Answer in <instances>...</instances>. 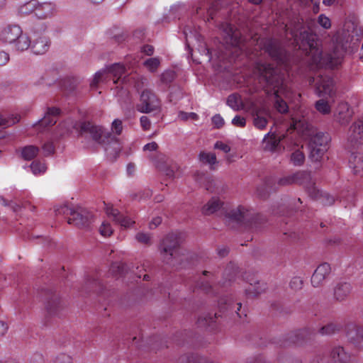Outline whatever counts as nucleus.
I'll return each instance as SVG.
<instances>
[{
    "instance_id": "nucleus-61",
    "label": "nucleus",
    "mask_w": 363,
    "mask_h": 363,
    "mask_svg": "<svg viewBox=\"0 0 363 363\" xmlns=\"http://www.w3.org/2000/svg\"><path fill=\"white\" fill-rule=\"evenodd\" d=\"M99 230L101 234L104 236H110L113 233V230L109 223H102Z\"/></svg>"
},
{
    "instance_id": "nucleus-27",
    "label": "nucleus",
    "mask_w": 363,
    "mask_h": 363,
    "mask_svg": "<svg viewBox=\"0 0 363 363\" xmlns=\"http://www.w3.org/2000/svg\"><path fill=\"white\" fill-rule=\"evenodd\" d=\"M331 138L328 133L318 132L314 135L308 144L328 149V143Z\"/></svg>"
},
{
    "instance_id": "nucleus-17",
    "label": "nucleus",
    "mask_w": 363,
    "mask_h": 363,
    "mask_svg": "<svg viewBox=\"0 0 363 363\" xmlns=\"http://www.w3.org/2000/svg\"><path fill=\"white\" fill-rule=\"evenodd\" d=\"M186 48L193 61L198 64L201 63V60L210 62L213 55H216L218 57V51L211 47H198L197 50L199 52V57L194 55L196 51L192 47H186Z\"/></svg>"
},
{
    "instance_id": "nucleus-48",
    "label": "nucleus",
    "mask_w": 363,
    "mask_h": 363,
    "mask_svg": "<svg viewBox=\"0 0 363 363\" xmlns=\"http://www.w3.org/2000/svg\"><path fill=\"white\" fill-rule=\"evenodd\" d=\"M111 269L113 273L122 276L127 273L128 267L124 263H113L111 265Z\"/></svg>"
},
{
    "instance_id": "nucleus-52",
    "label": "nucleus",
    "mask_w": 363,
    "mask_h": 363,
    "mask_svg": "<svg viewBox=\"0 0 363 363\" xmlns=\"http://www.w3.org/2000/svg\"><path fill=\"white\" fill-rule=\"evenodd\" d=\"M111 130L117 135H120L123 131V123L119 119H115L111 124Z\"/></svg>"
},
{
    "instance_id": "nucleus-14",
    "label": "nucleus",
    "mask_w": 363,
    "mask_h": 363,
    "mask_svg": "<svg viewBox=\"0 0 363 363\" xmlns=\"http://www.w3.org/2000/svg\"><path fill=\"white\" fill-rule=\"evenodd\" d=\"M113 38L114 39V43H122L126 41L128 43L142 44V45H149L150 43H152L150 37L145 33L144 28L136 29L131 37H128L127 33H119L116 34Z\"/></svg>"
},
{
    "instance_id": "nucleus-13",
    "label": "nucleus",
    "mask_w": 363,
    "mask_h": 363,
    "mask_svg": "<svg viewBox=\"0 0 363 363\" xmlns=\"http://www.w3.org/2000/svg\"><path fill=\"white\" fill-rule=\"evenodd\" d=\"M220 35L224 41L222 45H241L242 37L240 31L235 25L228 23L220 26Z\"/></svg>"
},
{
    "instance_id": "nucleus-45",
    "label": "nucleus",
    "mask_w": 363,
    "mask_h": 363,
    "mask_svg": "<svg viewBox=\"0 0 363 363\" xmlns=\"http://www.w3.org/2000/svg\"><path fill=\"white\" fill-rule=\"evenodd\" d=\"M116 216H115V221L119 223L121 226H123L125 228H128L134 222L132 221V220L126 216H124L122 213L120 212H117L116 213Z\"/></svg>"
},
{
    "instance_id": "nucleus-24",
    "label": "nucleus",
    "mask_w": 363,
    "mask_h": 363,
    "mask_svg": "<svg viewBox=\"0 0 363 363\" xmlns=\"http://www.w3.org/2000/svg\"><path fill=\"white\" fill-rule=\"evenodd\" d=\"M106 70V73L111 74L114 78L113 83L118 84V82L122 79V82L123 83L126 79V76H123L125 74L126 69L123 64L121 63H114L109 66H106V68L104 69Z\"/></svg>"
},
{
    "instance_id": "nucleus-33",
    "label": "nucleus",
    "mask_w": 363,
    "mask_h": 363,
    "mask_svg": "<svg viewBox=\"0 0 363 363\" xmlns=\"http://www.w3.org/2000/svg\"><path fill=\"white\" fill-rule=\"evenodd\" d=\"M308 149L310 151L309 157L313 162L320 161L325 152L328 150L327 148L318 147L315 145H310L308 144Z\"/></svg>"
},
{
    "instance_id": "nucleus-53",
    "label": "nucleus",
    "mask_w": 363,
    "mask_h": 363,
    "mask_svg": "<svg viewBox=\"0 0 363 363\" xmlns=\"http://www.w3.org/2000/svg\"><path fill=\"white\" fill-rule=\"evenodd\" d=\"M303 284V280L298 277L292 278L289 283V286L291 289L297 291L302 289Z\"/></svg>"
},
{
    "instance_id": "nucleus-60",
    "label": "nucleus",
    "mask_w": 363,
    "mask_h": 363,
    "mask_svg": "<svg viewBox=\"0 0 363 363\" xmlns=\"http://www.w3.org/2000/svg\"><path fill=\"white\" fill-rule=\"evenodd\" d=\"M45 156L51 155L55 152V146L52 142H47L43 145Z\"/></svg>"
},
{
    "instance_id": "nucleus-41",
    "label": "nucleus",
    "mask_w": 363,
    "mask_h": 363,
    "mask_svg": "<svg viewBox=\"0 0 363 363\" xmlns=\"http://www.w3.org/2000/svg\"><path fill=\"white\" fill-rule=\"evenodd\" d=\"M177 74L174 70L168 69L161 74V82L166 85L170 84L176 78Z\"/></svg>"
},
{
    "instance_id": "nucleus-55",
    "label": "nucleus",
    "mask_w": 363,
    "mask_h": 363,
    "mask_svg": "<svg viewBox=\"0 0 363 363\" xmlns=\"http://www.w3.org/2000/svg\"><path fill=\"white\" fill-rule=\"evenodd\" d=\"M135 238L140 243L145 245L151 244V238L148 234L144 233H138L136 234Z\"/></svg>"
},
{
    "instance_id": "nucleus-20",
    "label": "nucleus",
    "mask_w": 363,
    "mask_h": 363,
    "mask_svg": "<svg viewBox=\"0 0 363 363\" xmlns=\"http://www.w3.org/2000/svg\"><path fill=\"white\" fill-rule=\"evenodd\" d=\"M280 142V138H277L275 133L269 132L262 140L263 149L264 151L277 152L281 149Z\"/></svg>"
},
{
    "instance_id": "nucleus-36",
    "label": "nucleus",
    "mask_w": 363,
    "mask_h": 363,
    "mask_svg": "<svg viewBox=\"0 0 363 363\" xmlns=\"http://www.w3.org/2000/svg\"><path fill=\"white\" fill-rule=\"evenodd\" d=\"M219 316L220 315H219ZM218 317V315L216 313L214 314V316H212L211 314H208L205 316H200L198 318L196 323L199 327H211Z\"/></svg>"
},
{
    "instance_id": "nucleus-22",
    "label": "nucleus",
    "mask_w": 363,
    "mask_h": 363,
    "mask_svg": "<svg viewBox=\"0 0 363 363\" xmlns=\"http://www.w3.org/2000/svg\"><path fill=\"white\" fill-rule=\"evenodd\" d=\"M104 286L97 278L87 275L84 285L82 286V291L86 293L93 291L97 294H102Z\"/></svg>"
},
{
    "instance_id": "nucleus-31",
    "label": "nucleus",
    "mask_w": 363,
    "mask_h": 363,
    "mask_svg": "<svg viewBox=\"0 0 363 363\" xmlns=\"http://www.w3.org/2000/svg\"><path fill=\"white\" fill-rule=\"evenodd\" d=\"M223 203L218 198L213 197L206 205L202 208V212L205 215H211L216 212L222 206Z\"/></svg>"
},
{
    "instance_id": "nucleus-51",
    "label": "nucleus",
    "mask_w": 363,
    "mask_h": 363,
    "mask_svg": "<svg viewBox=\"0 0 363 363\" xmlns=\"http://www.w3.org/2000/svg\"><path fill=\"white\" fill-rule=\"evenodd\" d=\"M300 238V235L294 231L288 230L283 233V240L294 242Z\"/></svg>"
},
{
    "instance_id": "nucleus-32",
    "label": "nucleus",
    "mask_w": 363,
    "mask_h": 363,
    "mask_svg": "<svg viewBox=\"0 0 363 363\" xmlns=\"http://www.w3.org/2000/svg\"><path fill=\"white\" fill-rule=\"evenodd\" d=\"M342 329V325L338 323H329L320 327L318 333L321 335H332L340 332Z\"/></svg>"
},
{
    "instance_id": "nucleus-10",
    "label": "nucleus",
    "mask_w": 363,
    "mask_h": 363,
    "mask_svg": "<svg viewBox=\"0 0 363 363\" xmlns=\"http://www.w3.org/2000/svg\"><path fill=\"white\" fill-rule=\"evenodd\" d=\"M259 50L255 49L250 57L251 59L258 58L259 55L267 54L272 60L278 65H286L289 61L290 54L285 50V47H258Z\"/></svg>"
},
{
    "instance_id": "nucleus-5",
    "label": "nucleus",
    "mask_w": 363,
    "mask_h": 363,
    "mask_svg": "<svg viewBox=\"0 0 363 363\" xmlns=\"http://www.w3.org/2000/svg\"><path fill=\"white\" fill-rule=\"evenodd\" d=\"M347 148L351 152L349 164L354 174L363 170V121H358L350 128Z\"/></svg>"
},
{
    "instance_id": "nucleus-11",
    "label": "nucleus",
    "mask_w": 363,
    "mask_h": 363,
    "mask_svg": "<svg viewBox=\"0 0 363 363\" xmlns=\"http://www.w3.org/2000/svg\"><path fill=\"white\" fill-rule=\"evenodd\" d=\"M137 109L138 111L145 113L151 112L160 113L161 111L160 101L152 91L145 89L140 94Z\"/></svg>"
},
{
    "instance_id": "nucleus-58",
    "label": "nucleus",
    "mask_w": 363,
    "mask_h": 363,
    "mask_svg": "<svg viewBox=\"0 0 363 363\" xmlns=\"http://www.w3.org/2000/svg\"><path fill=\"white\" fill-rule=\"evenodd\" d=\"M257 194L258 197L262 200H266L269 196V193L264 186H258L257 188Z\"/></svg>"
},
{
    "instance_id": "nucleus-15",
    "label": "nucleus",
    "mask_w": 363,
    "mask_h": 363,
    "mask_svg": "<svg viewBox=\"0 0 363 363\" xmlns=\"http://www.w3.org/2000/svg\"><path fill=\"white\" fill-rule=\"evenodd\" d=\"M102 141L104 142V144L99 145L104 148L109 160L111 162L115 161L119 156L123 148L120 140L113 135L111 132L107 131V133L105 134Z\"/></svg>"
},
{
    "instance_id": "nucleus-29",
    "label": "nucleus",
    "mask_w": 363,
    "mask_h": 363,
    "mask_svg": "<svg viewBox=\"0 0 363 363\" xmlns=\"http://www.w3.org/2000/svg\"><path fill=\"white\" fill-rule=\"evenodd\" d=\"M182 34L186 40L185 45L186 46L191 45V43H194L193 40L200 43L201 39H203L201 35L189 26H185L183 28Z\"/></svg>"
},
{
    "instance_id": "nucleus-64",
    "label": "nucleus",
    "mask_w": 363,
    "mask_h": 363,
    "mask_svg": "<svg viewBox=\"0 0 363 363\" xmlns=\"http://www.w3.org/2000/svg\"><path fill=\"white\" fill-rule=\"evenodd\" d=\"M197 286L206 294H209L212 290L211 285L206 281L198 282Z\"/></svg>"
},
{
    "instance_id": "nucleus-59",
    "label": "nucleus",
    "mask_w": 363,
    "mask_h": 363,
    "mask_svg": "<svg viewBox=\"0 0 363 363\" xmlns=\"http://www.w3.org/2000/svg\"><path fill=\"white\" fill-rule=\"evenodd\" d=\"M34 43L40 44L41 45H49L50 44V40L48 36L44 34H41L34 39Z\"/></svg>"
},
{
    "instance_id": "nucleus-3",
    "label": "nucleus",
    "mask_w": 363,
    "mask_h": 363,
    "mask_svg": "<svg viewBox=\"0 0 363 363\" xmlns=\"http://www.w3.org/2000/svg\"><path fill=\"white\" fill-rule=\"evenodd\" d=\"M182 242V233H169L162 240L159 250L164 264L176 269L186 267L189 262L186 250L181 247Z\"/></svg>"
},
{
    "instance_id": "nucleus-18",
    "label": "nucleus",
    "mask_w": 363,
    "mask_h": 363,
    "mask_svg": "<svg viewBox=\"0 0 363 363\" xmlns=\"http://www.w3.org/2000/svg\"><path fill=\"white\" fill-rule=\"evenodd\" d=\"M331 272V267L328 262L320 264L313 272L311 277V284L313 287L323 286L325 279Z\"/></svg>"
},
{
    "instance_id": "nucleus-39",
    "label": "nucleus",
    "mask_w": 363,
    "mask_h": 363,
    "mask_svg": "<svg viewBox=\"0 0 363 363\" xmlns=\"http://www.w3.org/2000/svg\"><path fill=\"white\" fill-rule=\"evenodd\" d=\"M260 282L257 281L255 285L253 286L252 284L250 286L245 290L246 294L248 297H256L259 294H260L262 291H264L265 288H262L260 286Z\"/></svg>"
},
{
    "instance_id": "nucleus-47",
    "label": "nucleus",
    "mask_w": 363,
    "mask_h": 363,
    "mask_svg": "<svg viewBox=\"0 0 363 363\" xmlns=\"http://www.w3.org/2000/svg\"><path fill=\"white\" fill-rule=\"evenodd\" d=\"M355 332L354 324L350 323L347 325L346 335L347 339L354 344L359 343Z\"/></svg>"
},
{
    "instance_id": "nucleus-54",
    "label": "nucleus",
    "mask_w": 363,
    "mask_h": 363,
    "mask_svg": "<svg viewBox=\"0 0 363 363\" xmlns=\"http://www.w3.org/2000/svg\"><path fill=\"white\" fill-rule=\"evenodd\" d=\"M267 124V120L266 118L259 116L258 115L254 118V125L259 129H263Z\"/></svg>"
},
{
    "instance_id": "nucleus-23",
    "label": "nucleus",
    "mask_w": 363,
    "mask_h": 363,
    "mask_svg": "<svg viewBox=\"0 0 363 363\" xmlns=\"http://www.w3.org/2000/svg\"><path fill=\"white\" fill-rule=\"evenodd\" d=\"M352 290L350 283L341 281L334 288V298L338 301H342L350 294Z\"/></svg>"
},
{
    "instance_id": "nucleus-8",
    "label": "nucleus",
    "mask_w": 363,
    "mask_h": 363,
    "mask_svg": "<svg viewBox=\"0 0 363 363\" xmlns=\"http://www.w3.org/2000/svg\"><path fill=\"white\" fill-rule=\"evenodd\" d=\"M74 128L78 131L79 135L84 139L91 140L97 144H104L102 139L107 131L103 127L94 125L89 121H84L76 124Z\"/></svg>"
},
{
    "instance_id": "nucleus-28",
    "label": "nucleus",
    "mask_w": 363,
    "mask_h": 363,
    "mask_svg": "<svg viewBox=\"0 0 363 363\" xmlns=\"http://www.w3.org/2000/svg\"><path fill=\"white\" fill-rule=\"evenodd\" d=\"M218 303L220 312L224 311H235L239 316H240L238 312V311L240 310L242 306L240 303H235L231 301V299L223 297L218 300Z\"/></svg>"
},
{
    "instance_id": "nucleus-43",
    "label": "nucleus",
    "mask_w": 363,
    "mask_h": 363,
    "mask_svg": "<svg viewBox=\"0 0 363 363\" xmlns=\"http://www.w3.org/2000/svg\"><path fill=\"white\" fill-rule=\"evenodd\" d=\"M315 108L323 114H328L330 113V106L328 102L324 99H320L315 102Z\"/></svg>"
},
{
    "instance_id": "nucleus-56",
    "label": "nucleus",
    "mask_w": 363,
    "mask_h": 363,
    "mask_svg": "<svg viewBox=\"0 0 363 363\" xmlns=\"http://www.w3.org/2000/svg\"><path fill=\"white\" fill-rule=\"evenodd\" d=\"M56 214H62L65 216H70V211H74V208L68 206L67 204H64L60 206L59 208L55 210Z\"/></svg>"
},
{
    "instance_id": "nucleus-25",
    "label": "nucleus",
    "mask_w": 363,
    "mask_h": 363,
    "mask_svg": "<svg viewBox=\"0 0 363 363\" xmlns=\"http://www.w3.org/2000/svg\"><path fill=\"white\" fill-rule=\"evenodd\" d=\"M79 84V79L77 77H67L60 82L61 90L67 95L74 93L76 88Z\"/></svg>"
},
{
    "instance_id": "nucleus-12",
    "label": "nucleus",
    "mask_w": 363,
    "mask_h": 363,
    "mask_svg": "<svg viewBox=\"0 0 363 363\" xmlns=\"http://www.w3.org/2000/svg\"><path fill=\"white\" fill-rule=\"evenodd\" d=\"M93 214L82 207H77L70 211V217L67 219L69 224H73L78 228L87 229L93 220Z\"/></svg>"
},
{
    "instance_id": "nucleus-6",
    "label": "nucleus",
    "mask_w": 363,
    "mask_h": 363,
    "mask_svg": "<svg viewBox=\"0 0 363 363\" xmlns=\"http://www.w3.org/2000/svg\"><path fill=\"white\" fill-rule=\"evenodd\" d=\"M40 296L45 309L43 324L48 327L52 325L56 318H61L65 304L60 294L53 289L43 288Z\"/></svg>"
},
{
    "instance_id": "nucleus-21",
    "label": "nucleus",
    "mask_w": 363,
    "mask_h": 363,
    "mask_svg": "<svg viewBox=\"0 0 363 363\" xmlns=\"http://www.w3.org/2000/svg\"><path fill=\"white\" fill-rule=\"evenodd\" d=\"M61 114L60 108L57 107H48L43 118L38 121V125L44 128L54 125L57 120L55 118Z\"/></svg>"
},
{
    "instance_id": "nucleus-40",
    "label": "nucleus",
    "mask_w": 363,
    "mask_h": 363,
    "mask_svg": "<svg viewBox=\"0 0 363 363\" xmlns=\"http://www.w3.org/2000/svg\"><path fill=\"white\" fill-rule=\"evenodd\" d=\"M199 160L203 164H214L217 162L215 153H206L201 152L199 154Z\"/></svg>"
},
{
    "instance_id": "nucleus-62",
    "label": "nucleus",
    "mask_w": 363,
    "mask_h": 363,
    "mask_svg": "<svg viewBox=\"0 0 363 363\" xmlns=\"http://www.w3.org/2000/svg\"><path fill=\"white\" fill-rule=\"evenodd\" d=\"M55 363H72V358L65 353H62L56 357Z\"/></svg>"
},
{
    "instance_id": "nucleus-1",
    "label": "nucleus",
    "mask_w": 363,
    "mask_h": 363,
    "mask_svg": "<svg viewBox=\"0 0 363 363\" xmlns=\"http://www.w3.org/2000/svg\"><path fill=\"white\" fill-rule=\"evenodd\" d=\"M257 68L259 73L260 82L264 83L266 94L274 95L276 100L274 107L280 113H286L289 106L286 102L279 96V89L283 86V79L280 70L269 63L262 62L257 59Z\"/></svg>"
},
{
    "instance_id": "nucleus-38",
    "label": "nucleus",
    "mask_w": 363,
    "mask_h": 363,
    "mask_svg": "<svg viewBox=\"0 0 363 363\" xmlns=\"http://www.w3.org/2000/svg\"><path fill=\"white\" fill-rule=\"evenodd\" d=\"M227 104L235 111L240 109L239 104L242 103L241 96L238 93H233L228 96Z\"/></svg>"
},
{
    "instance_id": "nucleus-34",
    "label": "nucleus",
    "mask_w": 363,
    "mask_h": 363,
    "mask_svg": "<svg viewBox=\"0 0 363 363\" xmlns=\"http://www.w3.org/2000/svg\"><path fill=\"white\" fill-rule=\"evenodd\" d=\"M39 149L34 145L24 147L21 151L22 157L26 160H33L38 154Z\"/></svg>"
},
{
    "instance_id": "nucleus-26",
    "label": "nucleus",
    "mask_w": 363,
    "mask_h": 363,
    "mask_svg": "<svg viewBox=\"0 0 363 363\" xmlns=\"http://www.w3.org/2000/svg\"><path fill=\"white\" fill-rule=\"evenodd\" d=\"M55 10V5L51 2L39 3L36 9L35 16L38 18L44 19L52 15Z\"/></svg>"
},
{
    "instance_id": "nucleus-50",
    "label": "nucleus",
    "mask_w": 363,
    "mask_h": 363,
    "mask_svg": "<svg viewBox=\"0 0 363 363\" xmlns=\"http://www.w3.org/2000/svg\"><path fill=\"white\" fill-rule=\"evenodd\" d=\"M24 50L29 51L30 53L34 55H43L48 50L46 47H26V49L22 48L20 51L23 52Z\"/></svg>"
},
{
    "instance_id": "nucleus-2",
    "label": "nucleus",
    "mask_w": 363,
    "mask_h": 363,
    "mask_svg": "<svg viewBox=\"0 0 363 363\" xmlns=\"http://www.w3.org/2000/svg\"><path fill=\"white\" fill-rule=\"evenodd\" d=\"M323 47H298L301 55L306 60L318 68L333 69L337 68L342 62L347 49L345 47H332L328 51L323 50Z\"/></svg>"
},
{
    "instance_id": "nucleus-42",
    "label": "nucleus",
    "mask_w": 363,
    "mask_h": 363,
    "mask_svg": "<svg viewBox=\"0 0 363 363\" xmlns=\"http://www.w3.org/2000/svg\"><path fill=\"white\" fill-rule=\"evenodd\" d=\"M291 160L294 165L300 166L304 162L305 155L300 150H297L291 154Z\"/></svg>"
},
{
    "instance_id": "nucleus-57",
    "label": "nucleus",
    "mask_w": 363,
    "mask_h": 363,
    "mask_svg": "<svg viewBox=\"0 0 363 363\" xmlns=\"http://www.w3.org/2000/svg\"><path fill=\"white\" fill-rule=\"evenodd\" d=\"M205 189L211 193H217L216 182L214 179H208L205 184Z\"/></svg>"
},
{
    "instance_id": "nucleus-4",
    "label": "nucleus",
    "mask_w": 363,
    "mask_h": 363,
    "mask_svg": "<svg viewBox=\"0 0 363 363\" xmlns=\"http://www.w3.org/2000/svg\"><path fill=\"white\" fill-rule=\"evenodd\" d=\"M266 222V218L261 213L247 209L242 206L231 209L225 215V224L233 228L257 230Z\"/></svg>"
},
{
    "instance_id": "nucleus-46",
    "label": "nucleus",
    "mask_w": 363,
    "mask_h": 363,
    "mask_svg": "<svg viewBox=\"0 0 363 363\" xmlns=\"http://www.w3.org/2000/svg\"><path fill=\"white\" fill-rule=\"evenodd\" d=\"M106 74V70H104V69L97 72L92 79V81L90 83V87L92 89H95L98 87V84L100 82L104 81V76Z\"/></svg>"
},
{
    "instance_id": "nucleus-49",
    "label": "nucleus",
    "mask_w": 363,
    "mask_h": 363,
    "mask_svg": "<svg viewBox=\"0 0 363 363\" xmlns=\"http://www.w3.org/2000/svg\"><path fill=\"white\" fill-rule=\"evenodd\" d=\"M160 64V60L157 57H152L146 60L144 65L147 67L150 72H154L156 71Z\"/></svg>"
},
{
    "instance_id": "nucleus-63",
    "label": "nucleus",
    "mask_w": 363,
    "mask_h": 363,
    "mask_svg": "<svg viewBox=\"0 0 363 363\" xmlns=\"http://www.w3.org/2000/svg\"><path fill=\"white\" fill-rule=\"evenodd\" d=\"M319 199L323 200V203L324 205H332L335 202V199L333 196L330 195L328 193H323Z\"/></svg>"
},
{
    "instance_id": "nucleus-37",
    "label": "nucleus",
    "mask_w": 363,
    "mask_h": 363,
    "mask_svg": "<svg viewBox=\"0 0 363 363\" xmlns=\"http://www.w3.org/2000/svg\"><path fill=\"white\" fill-rule=\"evenodd\" d=\"M238 272V267L233 262H230L224 270L223 276L226 280L232 281L235 279Z\"/></svg>"
},
{
    "instance_id": "nucleus-16",
    "label": "nucleus",
    "mask_w": 363,
    "mask_h": 363,
    "mask_svg": "<svg viewBox=\"0 0 363 363\" xmlns=\"http://www.w3.org/2000/svg\"><path fill=\"white\" fill-rule=\"evenodd\" d=\"M334 86L335 81L333 77L321 75L315 84V93L318 96L333 97L335 95Z\"/></svg>"
},
{
    "instance_id": "nucleus-35",
    "label": "nucleus",
    "mask_w": 363,
    "mask_h": 363,
    "mask_svg": "<svg viewBox=\"0 0 363 363\" xmlns=\"http://www.w3.org/2000/svg\"><path fill=\"white\" fill-rule=\"evenodd\" d=\"M38 8V1L37 0H30L24 4L21 5L19 9V13L23 15H28L33 11L36 12V9Z\"/></svg>"
},
{
    "instance_id": "nucleus-30",
    "label": "nucleus",
    "mask_w": 363,
    "mask_h": 363,
    "mask_svg": "<svg viewBox=\"0 0 363 363\" xmlns=\"http://www.w3.org/2000/svg\"><path fill=\"white\" fill-rule=\"evenodd\" d=\"M330 357L334 363H349L350 358L342 347H334L331 351Z\"/></svg>"
},
{
    "instance_id": "nucleus-7",
    "label": "nucleus",
    "mask_w": 363,
    "mask_h": 363,
    "mask_svg": "<svg viewBox=\"0 0 363 363\" xmlns=\"http://www.w3.org/2000/svg\"><path fill=\"white\" fill-rule=\"evenodd\" d=\"M1 43L30 45V40L18 25H9L0 33Z\"/></svg>"
},
{
    "instance_id": "nucleus-9",
    "label": "nucleus",
    "mask_w": 363,
    "mask_h": 363,
    "mask_svg": "<svg viewBox=\"0 0 363 363\" xmlns=\"http://www.w3.org/2000/svg\"><path fill=\"white\" fill-rule=\"evenodd\" d=\"M315 330L311 328H303L291 331L283 337V340H281L280 346L287 347L292 345H302L310 341L315 336Z\"/></svg>"
},
{
    "instance_id": "nucleus-19",
    "label": "nucleus",
    "mask_w": 363,
    "mask_h": 363,
    "mask_svg": "<svg viewBox=\"0 0 363 363\" xmlns=\"http://www.w3.org/2000/svg\"><path fill=\"white\" fill-rule=\"evenodd\" d=\"M311 179V174L306 171H299L296 173L281 178L278 181L279 186H287L293 184H303Z\"/></svg>"
},
{
    "instance_id": "nucleus-44",
    "label": "nucleus",
    "mask_w": 363,
    "mask_h": 363,
    "mask_svg": "<svg viewBox=\"0 0 363 363\" xmlns=\"http://www.w3.org/2000/svg\"><path fill=\"white\" fill-rule=\"evenodd\" d=\"M311 180L308 182V185L306 186V192L308 196L313 200H318L320 198L323 194L314 186V184L310 183Z\"/></svg>"
}]
</instances>
